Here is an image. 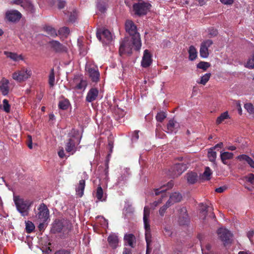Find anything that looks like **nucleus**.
Segmentation results:
<instances>
[{
    "mask_svg": "<svg viewBox=\"0 0 254 254\" xmlns=\"http://www.w3.org/2000/svg\"><path fill=\"white\" fill-rule=\"evenodd\" d=\"M13 201L17 210L22 216H26L29 214L30 207L33 204V201L29 199H25L19 195H14Z\"/></svg>",
    "mask_w": 254,
    "mask_h": 254,
    "instance_id": "1",
    "label": "nucleus"
},
{
    "mask_svg": "<svg viewBox=\"0 0 254 254\" xmlns=\"http://www.w3.org/2000/svg\"><path fill=\"white\" fill-rule=\"evenodd\" d=\"M150 216V208L147 206H145L143 210V223L144 229L145 230V238L146 242V254H148L151 251V249L150 246L151 244V234L150 230V226L149 224V218Z\"/></svg>",
    "mask_w": 254,
    "mask_h": 254,
    "instance_id": "2",
    "label": "nucleus"
},
{
    "mask_svg": "<svg viewBox=\"0 0 254 254\" xmlns=\"http://www.w3.org/2000/svg\"><path fill=\"white\" fill-rule=\"evenodd\" d=\"M134 39L126 37L121 42L119 48V54L121 56L124 55L130 56L132 53V47L134 46L135 50L138 51L141 48V45L137 48V44H135Z\"/></svg>",
    "mask_w": 254,
    "mask_h": 254,
    "instance_id": "3",
    "label": "nucleus"
},
{
    "mask_svg": "<svg viewBox=\"0 0 254 254\" xmlns=\"http://www.w3.org/2000/svg\"><path fill=\"white\" fill-rule=\"evenodd\" d=\"M126 32L131 36L130 39L135 40V44H137V48L141 45L140 34L137 31V27L131 20H127L125 23Z\"/></svg>",
    "mask_w": 254,
    "mask_h": 254,
    "instance_id": "4",
    "label": "nucleus"
},
{
    "mask_svg": "<svg viewBox=\"0 0 254 254\" xmlns=\"http://www.w3.org/2000/svg\"><path fill=\"white\" fill-rule=\"evenodd\" d=\"M188 168V164L186 163H179L174 164L169 170L171 177L175 178L180 176Z\"/></svg>",
    "mask_w": 254,
    "mask_h": 254,
    "instance_id": "5",
    "label": "nucleus"
},
{
    "mask_svg": "<svg viewBox=\"0 0 254 254\" xmlns=\"http://www.w3.org/2000/svg\"><path fill=\"white\" fill-rule=\"evenodd\" d=\"M151 5L147 2H142L135 3L133 5V10L134 14L138 16L146 15L149 10Z\"/></svg>",
    "mask_w": 254,
    "mask_h": 254,
    "instance_id": "6",
    "label": "nucleus"
},
{
    "mask_svg": "<svg viewBox=\"0 0 254 254\" xmlns=\"http://www.w3.org/2000/svg\"><path fill=\"white\" fill-rule=\"evenodd\" d=\"M174 186V183L172 181L168 182L166 186L164 185L160 187V188L156 189L154 190L155 194L156 195H158L161 194V197L159 198L158 200L155 201L153 204L154 206H157L159 204L161 203L162 201V199L167 196L166 193L165 191L169 189H171Z\"/></svg>",
    "mask_w": 254,
    "mask_h": 254,
    "instance_id": "7",
    "label": "nucleus"
},
{
    "mask_svg": "<svg viewBox=\"0 0 254 254\" xmlns=\"http://www.w3.org/2000/svg\"><path fill=\"white\" fill-rule=\"evenodd\" d=\"M32 74V71L29 68H22L20 70L14 72L12 74V78L18 81L21 82L29 78Z\"/></svg>",
    "mask_w": 254,
    "mask_h": 254,
    "instance_id": "8",
    "label": "nucleus"
},
{
    "mask_svg": "<svg viewBox=\"0 0 254 254\" xmlns=\"http://www.w3.org/2000/svg\"><path fill=\"white\" fill-rule=\"evenodd\" d=\"M96 36L100 41L106 44L110 43L112 40V34L108 29H98L96 32Z\"/></svg>",
    "mask_w": 254,
    "mask_h": 254,
    "instance_id": "9",
    "label": "nucleus"
},
{
    "mask_svg": "<svg viewBox=\"0 0 254 254\" xmlns=\"http://www.w3.org/2000/svg\"><path fill=\"white\" fill-rule=\"evenodd\" d=\"M217 233L220 240L223 242L225 246L231 244L232 234L228 230L224 228H219Z\"/></svg>",
    "mask_w": 254,
    "mask_h": 254,
    "instance_id": "10",
    "label": "nucleus"
},
{
    "mask_svg": "<svg viewBox=\"0 0 254 254\" xmlns=\"http://www.w3.org/2000/svg\"><path fill=\"white\" fill-rule=\"evenodd\" d=\"M38 209V212L36 215L37 217L40 222H46L49 217V210L46 205L43 203H41Z\"/></svg>",
    "mask_w": 254,
    "mask_h": 254,
    "instance_id": "11",
    "label": "nucleus"
},
{
    "mask_svg": "<svg viewBox=\"0 0 254 254\" xmlns=\"http://www.w3.org/2000/svg\"><path fill=\"white\" fill-rule=\"evenodd\" d=\"M49 44L51 49L57 53H67L68 49L65 45L61 44L60 42L56 40H52L49 42Z\"/></svg>",
    "mask_w": 254,
    "mask_h": 254,
    "instance_id": "12",
    "label": "nucleus"
},
{
    "mask_svg": "<svg viewBox=\"0 0 254 254\" xmlns=\"http://www.w3.org/2000/svg\"><path fill=\"white\" fill-rule=\"evenodd\" d=\"M213 44V41L211 40H207L203 41L200 45L199 54L200 56L202 58H206L208 57V48Z\"/></svg>",
    "mask_w": 254,
    "mask_h": 254,
    "instance_id": "13",
    "label": "nucleus"
},
{
    "mask_svg": "<svg viewBox=\"0 0 254 254\" xmlns=\"http://www.w3.org/2000/svg\"><path fill=\"white\" fill-rule=\"evenodd\" d=\"M22 17V14L17 10H8L5 13V18L10 22H15Z\"/></svg>",
    "mask_w": 254,
    "mask_h": 254,
    "instance_id": "14",
    "label": "nucleus"
},
{
    "mask_svg": "<svg viewBox=\"0 0 254 254\" xmlns=\"http://www.w3.org/2000/svg\"><path fill=\"white\" fill-rule=\"evenodd\" d=\"M152 61V55L148 50H145L141 61V66L145 68L148 67L151 65Z\"/></svg>",
    "mask_w": 254,
    "mask_h": 254,
    "instance_id": "15",
    "label": "nucleus"
},
{
    "mask_svg": "<svg viewBox=\"0 0 254 254\" xmlns=\"http://www.w3.org/2000/svg\"><path fill=\"white\" fill-rule=\"evenodd\" d=\"M9 80L5 78H2L0 81V91L4 95H7L9 91Z\"/></svg>",
    "mask_w": 254,
    "mask_h": 254,
    "instance_id": "16",
    "label": "nucleus"
},
{
    "mask_svg": "<svg viewBox=\"0 0 254 254\" xmlns=\"http://www.w3.org/2000/svg\"><path fill=\"white\" fill-rule=\"evenodd\" d=\"M99 94V90L96 88H91L88 92L86 96V101L92 102L95 101Z\"/></svg>",
    "mask_w": 254,
    "mask_h": 254,
    "instance_id": "17",
    "label": "nucleus"
},
{
    "mask_svg": "<svg viewBox=\"0 0 254 254\" xmlns=\"http://www.w3.org/2000/svg\"><path fill=\"white\" fill-rule=\"evenodd\" d=\"M179 127V124L174 119L169 120L167 125V130L166 131L169 133L173 132L176 133L178 130V128Z\"/></svg>",
    "mask_w": 254,
    "mask_h": 254,
    "instance_id": "18",
    "label": "nucleus"
},
{
    "mask_svg": "<svg viewBox=\"0 0 254 254\" xmlns=\"http://www.w3.org/2000/svg\"><path fill=\"white\" fill-rule=\"evenodd\" d=\"M180 211L182 213V214L179 216V223L181 225H187L189 222V218L186 208H181Z\"/></svg>",
    "mask_w": 254,
    "mask_h": 254,
    "instance_id": "19",
    "label": "nucleus"
},
{
    "mask_svg": "<svg viewBox=\"0 0 254 254\" xmlns=\"http://www.w3.org/2000/svg\"><path fill=\"white\" fill-rule=\"evenodd\" d=\"M182 198V194L179 192H175L170 195L169 200L167 201L171 206L174 204L180 202Z\"/></svg>",
    "mask_w": 254,
    "mask_h": 254,
    "instance_id": "20",
    "label": "nucleus"
},
{
    "mask_svg": "<svg viewBox=\"0 0 254 254\" xmlns=\"http://www.w3.org/2000/svg\"><path fill=\"white\" fill-rule=\"evenodd\" d=\"M108 242L111 247L113 249H116L119 243V238L118 236L115 234L110 235L108 238Z\"/></svg>",
    "mask_w": 254,
    "mask_h": 254,
    "instance_id": "21",
    "label": "nucleus"
},
{
    "mask_svg": "<svg viewBox=\"0 0 254 254\" xmlns=\"http://www.w3.org/2000/svg\"><path fill=\"white\" fill-rule=\"evenodd\" d=\"M89 76L93 82H97L99 79L100 73L98 69L94 68H89L88 69Z\"/></svg>",
    "mask_w": 254,
    "mask_h": 254,
    "instance_id": "22",
    "label": "nucleus"
},
{
    "mask_svg": "<svg viewBox=\"0 0 254 254\" xmlns=\"http://www.w3.org/2000/svg\"><path fill=\"white\" fill-rule=\"evenodd\" d=\"M124 240L128 246L131 248H134V242H135L136 239L134 235L132 234H126L124 236Z\"/></svg>",
    "mask_w": 254,
    "mask_h": 254,
    "instance_id": "23",
    "label": "nucleus"
},
{
    "mask_svg": "<svg viewBox=\"0 0 254 254\" xmlns=\"http://www.w3.org/2000/svg\"><path fill=\"white\" fill-rule=\"evenodd\" d=\"M85 186V181L81 180L79 182L78 186L76 188V192L79 197H82L84 194V190Z\"/></svg>",
    "mask_w": 254,
    "mask_h": 254,
    "instance_id": "24",
    "label": "nucleus"
},
{
    "mask_svg": "<svg viewBox=\"0 0 254 254\" xmlns=\"http://www.w3.org/2000/svg\"><path fill=\"white\" fill-rule=\"evenodd\" d=\"M188 183L190 184H194L197 181L198 176L196 173L193 172H188L186 174Z\"/></svg>",
    "mask_w": 254,
    "mask_h": 254,
    "instance_id": "25",
    "label": "nucleus"
},
{
    "mask_svg": "<svg viewBox=\"0 0 254 254\" xmlns=\"http://www.w3.org/2000/svg\"><path fill=\"white\" fill-rule=\"evenodd\" d=\"M26 10L31 13L35 12V8L32 2L29 0H24L21 6Z\"/></svg>",
    "mask_w": 254,
    "mask_h": 254,
    "instance_id": "26",
    "label": "nucleus"
},
{
    "mask_svg": "<svg viewBox=\"0 0 254 254\" xmlns=\"http://www.w3.org/2000/svg\"><path fill=\"white\" fill-rule=\"evenodd\" d=\"M240 161H245L252 167L254 168V161L247 155L242 154L238 156Z\"/></svg>",
    "mask_w": 254,
    "mask_h": 254,
    "instance_id": "27",
    "label": "nucleus"
},
{
    "mask_svg": "<svg viewBox=\"0 0 254 254\" xmlns=\"http://www.w3.org/2000/svg\"><path fill=\"white\" fill-rule=\"evenodd\" d=\"M234 154L232 152H224L220 154V157L222 162L224 164H227V160L231 159L233 158Z\"/></svg>",
    "mask_w": 254,
    "mask_h": 254,
    "instance_id": "28",
    "label": "nucleus"
},
{
    "mask_svg": "<svg viewBox=\"0 0 254 254\" xmlns=\"http://www.w3.org/2000/svg\"><path fill=\"white\" fill-rule=\"evenodd\" d=\"M4 54L7 57L14 61L22 60L23 58L21 55H18L16 53L5 51Z\"/></svg>",
    "mask_w": 254,
    "mask_h": 254,
    "instance_id": "29",
    "label": "nucleus"
},
{
    "mask_svg": "<svg viewBox=\"0 0 254 254\" xmlns=\"http://www.w3.org/2000/svg\"><path fill=\"white\" fill-rule=\"evenodd\" d=\"M75 148V141L72 138L68 139L65 145V150L67 152H70Z\"/></svg>",
    "mask_w": 254,
    "mask_h": 254,
    "instance_id": "30",
    "label": "nucleus"
},
{
    "mask_svg": "<svg viewBox=\"0 0 254 254\" xmlns=\"http://www.w3.org/2000/svg\"><path fill=\"white\" fill-rule=\"evenodd\" d=\"M189 60L190 61H194L196 59L197 56V52L196 49L193 46H190L189 48Z\"/></svg>",
    "mask_w": 254,
    "mask_h": 254,
    "instance_id": "31",
    "label": "nucleus"
},
{
    "mask_svg": "<svg viewBox=\"0 0 254 254\" xmlns=\"http://www.w3.org/2000/svg\"><path fill=\"white\" fill-rule=\"evenodd\" d=\"M95 196L99 201H103L105 200V198H103V190L100 185L97 187L96 189V191L95 192Z\"/></svg>",
    "mask_w": 254,
    "mask_h": 254,
    "instance_id": "32",
    "label": "nucleus"
},
{
    "mask_svg": "<svg viewBox=\"0 0 254 254\" xmlns=\"http://www.w3.org/2000/svg\"><path fill=\"white\" fill-rule=\"evenodd\" d=\"M70 105V102L67 99H64L62 100H60L58 104V107L59 109L63 110H67Z\"/></svg>",
    "mask_w": 254,
    "mask_h": 254,
    "instance_id": "33",
    "label": "nucleus"
},
{
    "mask_svg": "<svg viewBox=\"0 0 254 254\" xmlns=\"http://www.w3.org/2000/svg\"><path fill=\"white\" fill-rule=\"evenodd\" d=\"M230 117L227 111L222 113L220 116H219L216 121V124L219 125L222 123L225 119H229Z\"/></svg>",
    "mask_w": 254,
    "mask_h": 254,
    "instance_id": "34",
    "label": "nucleus"
},
{
    "mask_svg": "<svg viewBox=\"0 0 254 254\" xmlns=\"http://www.w3.org/2000/svg\"><path fill=\"white\" fill-rule=\"evenodd\" d=\"M69 136L70 138H74L75 139H76L78 144L79 143L81 137L79 136V131L78 130L72 129L71 130Z\"/></svg>",
    "mask_w": 254,
    "mask_h": 254,
    "instance_id": "35",
    "label": "nucleus"
},
{
    "mask_svg": "<svg viewBox=\"0 0 254 254\" xmlns=\"http://www.w3.org/2000/svg\"><path fill=\"white\" fill-rule=\"evenodd\" d=\"M211 170L208 167H206L204 172L202 175V178L205 180L208 181L210 179V176L212 175Z\"/></svg>",
    "mask_w": 254,
    "mask_h": 254,
    "instance_id": "36",
    "label": "nucleus"
},
{
    "mask_svg": "<svg viewBox=\"0 0 254 254\" xmlns=\"http://www.w3.org/2000/svg\"><path fill=\"white\" fill-rule=\"evenodd\" d=\"M213 148H211L208 151V157L210 161L214 162L215 161L217 153L213 151Z\"/></svg>",
    "mask_w": 254,
    "mask_h": 254,
    "instance_id": "37",
    "label": "nucleus"
},
{
    "mask_svg": "<svg viewBox=\"0 0 254 254\" xmlns=\"http://www.w3.org/2000/svg\"><path fill=\"white\" fill-rule=\"evenodd\" d=\"M45 30L51 36L55 37L58 35L56 30L50 26H46Z\"/></svg>",
    "mask_w": 254,
    "mask_h": 254,
    "instance_id": "38",
    "label": "nucleus"
},
{
    "mask_svg": "<svg viewBox=\"0 0 254 254\" xmlns=\"http://www.w3.org/2000/svg\"><path fill=\"white\" fill-rule=\"evenodd\" d=\"M211 74L210 73H207L203 75L201 77V79L199 81H197V83L202 84L203 85H205L206 83L209 80Z\"/></svg>",
    "mask_w": 254,
    "mask_h": 254,
    "instance_id": "39",
    "label": "nucleus"
},
{
    "mask_svg": "<svg viewBox=\"0 0 254 254\" xmlns=\"http://www.w3.org/2000/svg\"><path fill=\"white\" fill-rule=\"evenodd\" d=\"M26 227L25 230L26 233L30 234L35 229V225L31 221H26Z\"/></svg>",
    "mask_w": 254,
    "mask_h": 254,
    "instance_id": "40",
    "label": "nucleus"
},
{
    "mask_svg": "<svg viewBox=\"0 0 254 254\" xmlns=\"http://www.w3.org/2000/svg\"><path fill=\"white\" fill-rule=\"evenodd\" d=\"M55 73H54V68H52L51 70V72L50 73L49 76V84L50 85V86L51 87H52L54 86L55 84Z\"/></svg>",
    "mask_w": 254,
    "mask_h": 254,
    "instance_id": "41",
    "label": "nucleus"
},
{
    "mask_svg": "<svg viewBox=\"0 0 254 254\" xmlns=\"http://www.w3.org/2000/svg\"><path fill=\"white\" fill-rule=\"evenodd\" d=\"M197 68L202 69L203 70H206L210 66V64L208 62H200L196 65Z\"/></svg>",
    "mask_w": 254,
    "mask_h": 254,
    "instance_id": "42",
    "label": "nucleus"
},
{
    "mask_svg": "<svg viewBox=\"0 0 254 254\" xmlns=\"http://www.w3.org/2000/svg\"><path fill=\"white\" fill-rule=\"evenodd\" d=\"M246 66L250 69L254 68V53L250 57Z\"/></svg>",
    "mask_w": 254,
    "mask_h": 254,
    "instance_id": "43",
    "label": "nucleus"
},
{
    "mask_svg": "<svg viewBox=\"0 0 254 254\" xmlns=\"http://www.w3.org/2000/svg\"><path fill=\"white\" fill-rule=\"evenodd\" d=\"M97 9L101 13H104L107 10V6L105 2H99L97 4Z\"/></svg>",
    "mask_w": 254,
    "mask_h": 254,
    "instance_id": "44",
    "label": "nucleus"
},
{
    "mask_svg": "<svg viewBox=\"0 0 254 254\" xmlns=\"http://www.w3.org/2000/svg\"><path fill=\"white\" fill-rule=\"evenodd\" d=\"M167 115L164 112H160L157 113L156 116L157 121L162 123L164 120L166 118Z\"/></svg>",
    "mask_w": 254,
    "mask_h": 254,
    "instance_id": "45",
    "label": "nucleus"
},
{
    "mask_svg": "<svg viewBox=\"0 0 254 254\" xmlns=\"http://www.w3.org/2000/svg\"><path fill=\"white\" fill-rule=\"evenodd\" d=\"M3 110L6 113H9L10 112V106L8 103V101L7 99H5L2 101Z\"/></svg>",
    "mask_w": 254,
    "mask_h": 254,
    "instance_id": "46",
    "label": "nucleus"
},
{
    "mask_svg": "<svg viewBox=\"0 0 254 254\" xmlns=\"http://www.w3.org/2000/svg\"><path fill=\"white\" fill-rule=\"evenodd\" d=\"M69 29L67 27H63L59 29L58 33L59 35H67L69 33Z\"/></svg>",
    "mask_w": 254,
    "mask_h": 254,
    "instance_id": "47",
    "label": "nucleus"
},
{
    "mask_svg": "<svg viewBox=\"0 0 254 254\" xmlns=\"http://www.w3.org/2000/svg\"><path fill=\"white\" fill-rule=\"evenodd\" d=\"M244 107L245 109L249 112L250 114H254V106L251 103H246L244 105Z\"/></svg>",
    "mask_w": 254,
    "mask_h": 254,
    "instance_id": "48",
    "label": "nucleus"
},
{
    "mask_svg": "<svg viewBox=\"0 0 254 254\" xmlns=\"http://www.w3.org/2000/svg\"><path fill=\"white\" fill-rule=\"evenodd\" d=\"M170 206L171 205L170 204H168V202H167L165 205L162 206L159 210L160 215L161 216H163L166 212V209Z\"/></svg>",
    "mask_w": 254,
    "mask_h": 254,
    "instance_id": "49",
    "label": "nucleus"
},
{
    "mask_svg": "<svg viewBox=\"0 0 254 254\" xmlns=\"http://www.w3.org/2000/svg\"><path fill=\"white\" fill-rule=\"evenodd\" d=\"M87 85L86 82L85 80H81L80 82L78 83L75 88L76 89L81 90L82 89H85Z\"/></svg>",
    "mask_w": 254,
    "mask_h": 254,
    "instance_id": "50",
    "label": "nucleus"
},
{
    "mask_svg": "<svg viewBox=\"0 0 254 254\" xmlns=\"http://www.w3.org/2000/svg\"><path fill=\"white\" fill-rule=\"evenodd\" d=\"M246 179L247 181L254 186V174H250L248 176L246 177Z\"/></svg>",
    "mask_w": 254,
    "mask_h": 254,
    "instance_id": "51",
    "label": "nucleus"
},
{
    "mask_svg": "<svg viewBox=\"0 0 254 254\" xmlns=\"http://www.w3.org/2000/svg\"><path fill=\"white\" fill-rule=\"evenodd\" d=\"M66 4V1L64 0H58V7L59 9H61L64 7Z\"/></svg>",
    "mask_w": 254,
    "mask_h": 254,
    "instance_id": "52",
    "label": "nucleus"
},
{
    "mask_svg": "<svg viewBox=\"0 0 254 254\" xmlns=\"http://www.w3.org/2000/svg\"><path fill=\"white\" fill-rule=\"evenodd\" d=\"M139 131V130H135L133 132L132 138H131V140L132 141H136L139 138V135H138Z\"/></svg>",
    "mask_w": 254,
    "mask_h": 254,
    "instance_id": "53",
    "label": "nucleus"
},
{
    "mask_svg": "<svg viewBox=\"0 0 254 254\" xmlns=\"http://www.w3.org/2000/svg\"><path fill=\"white\" fill-rule=\"evenodd\" d=\"M108 146L109 147V153L108 154V157H109L111 156V153L113 152V142L111 140L109 141L108 142Z\"/></svg>",
    "mask_w": 254,
    "mask_h": 254,
    "instance_id": "54",
    "label": "nucleus"
},
{
    "mask_svg": "<svg viewBox=\"0 0 254 254\" xmlns=\"http://www.w3.org/2000/svg\"><path fill=\"white\" fill-rule=\"evenodd\" d=\"M55 254H70V253L67 250L62 249L57 251Z\"/></svg>",
    "mask_w": 254,
    "mask_h": 254,
    "instance_id": "55",
    "label": "nucleus"
},
{
    "mask_svg": "<svg viewBox=\"0 0 254 254\" xmlns=\"http://www.w3.org/2000/svg\"><path fill=\"white\" fill-rule=\"evenodd\" d=\"M27 146L30 149L32 148V137L30 135L28 136Z\"/></svg>",
    "mask_w": 254,
    "mask_h": 254,
    "instance_id": "56",
    "label": "nucleus"
},
{
    "mask_svg": "<svg viewBox=\"0 0 254 254\" xmlns=\"http://www.w3.org/2000/svg\"><path fill=\"white\" fill-rule=\"evenodd\" d=\"M24 0H13L11 1L10 3L12 4H15L17 5H20V6H21Z\"/></svg>",
    "mask_w": 254,
    "mask_h": 254,
    "instance_id": "57",
    "label": "nucleus"
},
{
    "mask_svg": "<svg viewBox=\"0 0 254 254\" xmlns=\"http://www.w3.org/2000/svg\"><path fill=\"white\" fill-rule=\"evenodd\" d=\"M220 1L224 4H232L234 2V0H220Z\"/></svg>",
    "mask_w": 254,
    "mask_h": 254,
    "instance_id": "58",
    "label": "nucleus"
},
{
    "mask_svg": "<svg viewBox=\"0 0 254 254\" xmlns=\"http://www.w3.org/2000/svg\"><path fill=\"white\" fill-rule=\"evenodd\" d=\"M226 188L225 187H221L216 188L215 189V191L218 193H222L226 190Z\"/></svg>",
    "mask_w": 254,
    "mask_h": 254,
    "instance_id": "59",
    "label": "nucleus"
},
{
    "mask_svg": "<svg viewBox=\"0 0 254 254\" xmlns=\"http://www.w3.org/2000/svg\"><path fill=\"white\" fill-rule=\"evenodd\" d=\"M208 210V207L207 205L204 206L201 209L202 213H204V215L205 216L207 214V212Z\"/></svg>",
    "mask_w": 254,
    "mask_h": 254,
    "instance_id": "60",
    "label": "nucleus"
},
{
    "mask_svg": "<svg viewBox=\"0 0 254 254\" xmlns=\"http://www.w3.org/2000/svg\"><path fill=\"white\" fill-rule=\"evenodd\" d=\"M164 234L165 235L170 236L172 235V232H171L169 228L165 227L164 228Z\"/></svg>",
    "mask_w": 254,
    "mask_h": 254,
    "instance_id": "61",
    "label": "nucleus"
},
{
    "mask_svg": "<svg viewBox=\"0 0 254 254\" xmlns=\"http://www.w3.org/2000/svg\"><path fill=\"white\" fill-rule=\"evenodd\" d=\"M45 223L43 222H40V224L38 225V228L40 231H42L45 228Z\"/></svg>",
    "mask_w": 254,
    "mask_h": 254,
    "instance_id": "62",
    "label": "nucleus"
},
{
    "mask_svg": "<svg viewBox=\"0 0 254 254\" xmlns=\"http://www.w3.org/2000/svg\"><path fill=\"white\" fill-rule=\"evenodd\" d=\"M58 155H59V157L60 158H63L64 157L65 154H64V150L63 149L60 150L58 152Z\"/></svg>",
    "mask_w": 254,
    "mask_h": 254,
    "instance_id": "63",
    "label": "nucleus"
},
{
    "mask_svg": "<svg viewBox=\"0 0 254 254\" xmlns=\"http://www.w3.org/2000/svg\"><path fill=\"white\" fill-rule=\"evenodd\" d=\"M131 253V250L129 248H125L124 249L123 254H130Z\"/></svg>",
    "mask_w": 254,
    "mask_h": 254,
    "instance_id": "64",
    "label": "nucleus"
}]
</instances>
